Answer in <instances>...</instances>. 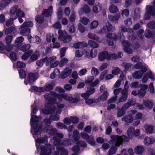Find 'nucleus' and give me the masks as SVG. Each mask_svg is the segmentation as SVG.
<instances>
[{
	"label": "nucleus",
	"mask_w": 155,
	"mask_h": 155,
	"mask_svg": "<svg viewBox=\"0 0 155 155\" xmlns=\"http://www.w3.org/2000/svg\"><path fill=\"white\" fill-rule=\"evenodd\" d=\"M44 97L49 103L52 104L56 103V98L58 99L60 101H61L63 99L73 103H77L78 101L77 98H73L66 94H60L53 91L50 92L49 94H46L44 95Z\"/></svg>",
	"instance_id": "f257e3e1"
},
{
	"label": "nucleus",
	"mask_w": 155,
	"mask_h": 155,
	"mask_svg": "<svg viewBox=\"0 0 155 155\" xmlns=\"http://www.w3.org/2000/svg\"><path fill=\"white\" fill-rule=\"evenodd\" d=\"M61 139H58L56 136H54L51 139V142L55 146H57L56 147L57 151L55 152V155H58L60 152V155H68V151L64 148L61 146V145L67 146L69 144V140L67 138L64 139L62 142Z\"/></svg>",
	"instance_id": "f03ea898"
},
{
	"label": "nucleus",
	"mask_w": 155,
	"mask_h": 155,
	"mask_svg": "<svg viewBox=\"0 0 155 155\" xmlns=\"http://www.w3.org/2000/svg\"><path fill=\"white\" fill-rule=\"evenodd\" d=\"M115 30V28L114 26H112L110 24L107 22L106 24V25L103 26L102 29L98 31V33L100 34L107 33V38L114 41L116 40L119 38L120 40L124 39V37L122 33H120L119 34V38L115 34L111 33V32Z\"/></svg>",
	"instance_id": "7ed1b4c3"
},
{
	"label": "nucleus",
	"mask_w": 155,
	"mask_h": 155,
	"mask_svg": "<svg viewBox=\"0 0 155 155\" xmlns=\"http://www.w3.org/2000/svg\"><path fill=\"white\" fill-rule=\"evenodd\" d=\"M110 138L111 140L109 141V143L110 144H114L117 147H119L123 141L128 142L129 140V138L124 135H122L121 136L112 135Z\"/></svg>",
	"instance_id": "20e7f679"
},
{
	"label": "nucleus",
	"mask_w": 155,
	"mask_h": 155,
	"mask_svg": "<svg viewBox=\"0 0 155 155\" xmlns=\"http://www.w3.org/2000/svg\"><path fill=\"white\" fill-rule=\"evenodd\" d=\"M64 107V105L63 104H57V107L58 109H57L56 107L53 106L48 108L47 107L46 105H45V109L42 110V112L47 114H50L51 113H54L56 114H59L61 112V108H63Z\"/></svg>",
	"instance_id": "39448f33"
},
{
	"label": "nucleus",
	"mask_w": 155,
	"mask_h": 155,
	"mask_svg": "<svg viewBox=\"0 0 155 155\" xmlns=\"http://www.w3.org/2000/svg\"><path fill=\"white\" fill-rule=\"evenodd\" d=\"M38 120L39 118L38 117L31 115L30 123L32 127H33L34 129L35 135H38L41 132L42 128L41 124H38Z\"/></svg>",
	"instance_id": "423d86ee"
},
{
	"label": "nucleus",
	"mask_w": 155,
	"mask_h": 155,
	"mask_svg": "<svg viewBox=\"0 0 155 155\" xmlns=\"http://www.w3.org/2000/svg\"><path fill=\"white\" fill-rule=\"evenodd\" d=\"M98 58L100 61H102L105 59L107 60H116L118 56L115 54L111 53H109L107 51H104L98 54Z\"/></svg>",
	"instance_id": "0eeeda50"
},
{
	"label": "nucleus",
	"mask_w": 155,
	"mask_h": 155,
	"mask_svg": "<svg viewBox=\"0 0 155 155\" xmlns=\"http://www.w3.org/2000/svg\"><path fill=\"white\" fill-rule=\"evenodd\" d=\"M10 14L14 18V19H16L17 17H25L24 12L18 8L17 5H14L11 8Z\"/></svg>",
	"instance_id": "6e6552de"
},
{
	"label": "nucleus",
	"mask_w": 155,
	"mask_h": 155,
	"mask_svg": "<svg viewBox=\"0 0 155 155\" xmlns=\"http://www.w3.org/2000/svg\"><path fill=\"white\" fill-rule=\"evenodd\" d=\"M58 33L59 34L58 39L62 41L64 43H68L71 40V36L67 35L65 31H63L60 29L58 30Z\"/></svg>",
	"instance_id": "1a4fd4ad"
},
{
	"label": "nucleus",
	"mask_w": 155,
	"mask_h": 155,
	"mask_svg": "<svg viewBox=\"0 0 155 155\" xmlns=\"http://www.w3.org/2000/svg\"><path fill=\"white\" fill-rule=\"evenodd\" d=\"M41 150L40 155H49L51 153V150L54 149V147L49 144H47L46 146H41L40 147Z\"/></svg>",
	"instance_id": "9d476101"
},
{
	"label": "nucleus",
	"mask_w": 155,
	"mask_h": 155,
	"mask_svg": "<svg viewBox=\"0 0 155 155\" xmlns=\"http://www.w3.org/2000/svg\"><path fill=\"white\" fill-rule=\"evenodd\" d=\"M155 15V9L153 6L147 5L146 7V12L144 16V19L146 20L149 19L151 15Z\"/></svg>",
	"instance_id": "9b49d317"
},
{
	"label": "nucleus",
	"mask_w": 155,
	"mask_h": 155,
	"mask_svg": "<svg viewBox=\"0 0 155 155\" xmlns=\"http://www.w3.org/2000/svg\"><path fill=\"white\" fill-rule=\"evenodd\" d=\"M128 90L127 88H124L120 92L121 96L119 97V101L117 104L126 101L128 97Z\"/></svg>",
	"instance_id": "f8f14e48"
},
{
	"label": "nucleus",
	"mask_w": 155,
	"mask_h": 155,
	"mask_svg": "<svg viewBox=\"0 0 155 155\" xmlns=\"http://www.w3.org/2000/svg\"><path fill=\"white\" fill-rule=\"evenodd\" d=\"M94 80L93 76H91L87 77L85 80V83L87 84L90 85L91 87H94L99 83V81L98 79L96 80L94 82H92Z\"/></svg>",
	"instance_id": "ddd939ff"
},
{
	"label": "nucleus",
	"mask_w": 155,
	"mask_h": 155,
	"mask_svg": "<svg viewBox=\"0 0 155 155\" xmlns=\"http://www.w3.org/2000/svg\"><path fill=\"white\" fill-rule=\"evenodd\" d=\"M122 44L124 47L123 49L125 52L129 54H131L132 53V50L130 48L132 45L128 41H123Z\"/></svg>",
	"instance_id": "4468645a"
},
{
	"label": "nucleus",
	"mask_w": 155,
	"mask_h": 155,
	"mask_svg": "<svg viewBox=\"0 0 155 155\" xmlns=\"http://www.w3.org/2000/svg\"><path fill=\"white\" fill-rule=\"evenodd\" d=\"M135 104V100L133 98L128 100L127 102L124 104L122 107V109L125 111L128 109L131 106H133Z\"/></svg>",
	"instance_id": "2eb2a0df"
},
{
	"label": "nucleus",
	"mask_w": 155,
	"mask_h": 155,
	"mask_svg": "<svg viewBox=\"0 0 155 155\" xmlns=\"http://www.w3.org/2000/svg\"><path fill=\"white\" fill-rule=\"evenodd\" d=\"M53 11V7L50 6L48 9H45L42 12V15L44 16L48 17L51 16L52 14Z\"/></svg>",
	"instance_id": "dca6fc26"
},
{
	"label": "nucleus",
	"mask_w": 155,
	"mask_h": 155,
	"mask_svg": "<svg viewBox=\"0 0 155 155\" xmlns=\"http://www.w3.org/2000/svg\"><path fill=\"white\" fill-rule=\"evenodd\" d=\"M109 96V94L107 91H105L101 96L95 100V102H98L100 101H103L106 100Z\"/></svg>",
	"instance_id": "f3484780"
},
{
	"label": "nucleus",
	"mask_w": 155,
	"mask_h": 155,
	"mask_svg": "<svg viewBox=\"0 0 155 155\" xmlns=\"http://www.w3.org/2000/svg\"><path fill=\"white\" fill-rule=\"evenodd\" d=\"M38 74L35 73H29L28 80L31 83L33 82L37 78Z\"/></svg>",
	"instance_id": "a211bd4d"
},
{
	"label": "nucleus",
	"mask_w": 155,
	"mask_h": 155,
	"mask_svg": "<svg viewBox=\"0 0 155 155\" xmlns=\"http://www.w3.org/2000/svg\"><path fill=\"white\" fill-rule=\"evenodd\" d=\"M144 150V147L143 146L140 145L137 146L134 149L135 153L138 155L142 154Z\"/></svg>",
	"instance_id": "6ab92c4d"
},
{
	"label": "nucleus",
	"mask_w": 155,
	"mask_h": 155,
	"mask_svg": "<svg viewBox=\"0 0 155 155\" xmlns=\"http://www.w3.org/2000/svg\"><path fill=\"white\" fill-rule=\"evenodd\" d=\"M53 88V86L52 83H47L45 84L44 87H41V89L42 90V92H44L50 91L52 90Z\"/></svg>",
	"instance_id": "aec40b11"
},
{
	"label": "nucleus",
	"mask_w": 155,
	"mask_h": 155,
	"mask_svg": "<svg viewBox=\"0 0 155 155\" xmlns=\"http://www.w3.org/2000/svg\"><path fill=\"white\" fill-rule=\"evenodd\" d=\"M120 13L117 14L114 16L108 15V18L109 20L115 23H117L118 20L120 18Z\"/></svg>",
	"instance_id": "412c9836"
},
{
	"label": "nucleus",
	"mask_w": 155,
	"mask_h": 155,
	"mask_svg": "<svg viewBox=\"0 0 155 155\" xmlns=\"http://www.w3.org/2000/svg\"><path fill=\"white\" fill-rule=\"evenodd\" d=\"M154 139L152 137H146L143 140L144 144L146 146H149L153 144L154 142Z\"/></svg>",
	"instance_id": "4be33fe9"
},
{
	"label": "nucleus",
	"mask_w": 155,
	"mask_h": 155,
	"mask_svg": "<svg viewBox=\"0 0 155 155\" xmlns=\"http://www.w3.org/2000/svg\"><path fill=\"white\" fill-rule=\"evenodd\" d=\"M101 5L99 3H96L92 8V11L95 14L98 13L102 9Z\"/></svg>",
	"instance_id": "5701e85b"
},
{
	"label": "nucleus",
	"mask_w": 155,
	"mask_h": 155,
	"mask_svg": "<svg viewBox=\"0 0 155 155\" xmlns=\"http://www.w3.org/2000/svg\"><path fill=\"white\" fill-rule=\"evenodd\" d=\"M87 44L85 42H78L73 44L74 47L76 49L82 48L87 47Z\"/></svg>",
	"instance_id": "b1692460"
},
{
	"label": "nucleus",
	"mask_w": 155,
	"mask_h": 155,
	"mask_svg": "<svg viewBox=\"0 0 155 155\" xmlns=\"http://www.w3.org/2000/svg\"><path fill=\"white\" fill-rule=\"evenodd\" d=\"M134 67L136 69H141V71H143V72H146L147 70L146 66L145 65H143L142 64L141 62L137 63L134 65Z\"/></svg>",
	"instance_id": "393cba45"
},
{
	"label": "nucleus",
	"mask_w": 155,
	"mask_h": 155,
	"mask_svg": "<svg viewBox=\"0 0 155 155\" xmlns=\"http://www.w3.org/2000/svg\"><path fill=\"white\" fill-rule=\"evenodd\" d=\"M145 72L143 71H138L135 72L132 74V76L134 78L136 79H140L142 76L143 74Z\"/></svg>",
	"instance_id": "a878e982"
},
{
	"label": "nucleus",
	"mask_w": 155,
	"mask_h": 155,
	"mask_svg": "<svg viewBox=\"0 0 155 155\" xmlns=\"http://www.w3.org/2000/svg\"><path fill=\"white\" fill-rule=\"evenodd\" d=\"M122 121H124L126 123H131L133 120V118L131 115H126L121 119Z\"/></svg>",
	"instance_id": "bb28decb"
},
{
	"label": "nucleus",
	"mask_w": 155,
	"mask_h": 155,
	"mask_svg": "<svg viewBox=\"0 0 155 155\" xmlns=\"http://www.w3.org/2000/svg\"><path fill=\"white\" fill-rule=\"evenodd\" d=\"M11 1V0H2L0 2V10L7 6Z\"/></svg>",
	"instance_id": "cd10ccee"
},
{
	"label": "nucleus",
	"mask_w": 155,
	"mask_h": 155,
	"mask_svg": "<svg viewBox=\"0 0 155 155\" xmlns=\"http://www.w3.org/2000/svg\"><path fill=\"white\" fill-rule=\"evenodd\" d=\"M144 127L147 134H151L153 131L154 127L152 125L146 124L144 126Z\"/></svg>",
	"instance_id": "c85d7f7f"
},
{
	"label": "nucleus",
	"mask_w": 155,
	"mask_h": 155,
	"mask_svg": "<svg viewBox=\"0 0 155 155\" xmlns=\"http://www.w3.org/2000/svg\"><path fill=\"white\" fill-rule=\"evenodd\" d=\"M24 38L22 36H21L16 38L15 40V46L17 47H19L22 45Z\"/></svg>",
	"instance_id": "c756f323"
},
{
	"label": "nucleus",
	"mask_w": 155,
	"mask_h": 155,
	"mask_svg": "<svg viewBox=\"0 0 155 155\" xmlns=\"http://www.w3.org/2000/svg\"><path fill=\"white\" fill-rule=\"evenodd\" d=\"M71 72V70L70 69L67 68L64 70L62 73L61 75V78L62 79H64L69 75Z\"/></svg>",
	"instance_id": "7c9ffc66"
},
{
	"label": "nucleus",
	"mask_w": 155,
	"mask_h": 155,
	"mask_svg": "<svg viewBox=\"0 0 155 155\" xmlns=\"http://www.w3.org/2000/svg\"><path fill=\"white\" fill-rule=\"evenodd\" d=\"M46 40L48 42H50L52 40V42L55 41L54 35L51 33L47 34L46 35Z\"/></svg>",
	"instance_id": "2f4dec72"
},
{
	"label": "nucleus",
	"mask_w": 155,
	"mask_h": 155,
	"mask_svg": "<svg viewBox=\"0 0 155 155\" xmlns=\"http://www.w3.org/2000/svg\"><path fill=\"white\" fill-rule=\"evenodd\" d=\"M87 36L89 38L95 40L100 43L102 41L101 40H100L99 38L97 36L91 33H89Z\"/></svg>",
	"instance_id": "473e14b6"
},
{
	"label": "nucleus",
	"mask_w": 155,
	"mask_h": 155,
	"mask_svg": "<svg viewBox=\"0 0 155 155\" xmlns=\"http://www.w3.org/2000/svg\"><path fill=\"white\" fill-rule=\"evenodd\" d=\"M86 141L92 146H94L95 144L94 139L92 135L89 136L86 139Z\"/></svg>",
	"instance_id": "72a5a7b5"
},
{
	"label": "nucleus",
	"mask_w": 155,
	"mask_h": 155,
	"mask_svg": "<svg viewBox=\"0 0 155 155\" xmlns=\"http://www.w3.org/2000/svg\"><path fill=\"white\" fill-rule=\"evenodd\" d=\"M134 128L132 127H130L127 131V135L129 138L131 139L133 137V134Z\"/></svg>",
	"instance_id": "f704fd0d"
},
{
	"label": "nucleus",
	"mask_w": 155,
	"mask_h": 155,
	"mask_svg": "<svg viewBox=\"0 0 155 155\" xmlns=\"http://www.w3.org/2000/svg\"><path fill=\"white\" fill-rule=\"evenodd\" d=\"M143 104L146 107L149 109H151L153 106V103L150 100H145L143 101Z\"/></svg>",
	"instance_id": "c9c22d12"
},
{
	"label": "nucleus",
	"mask_w": 155,
	"mask_h": 155,
	"mask_svg": "<svg viewBox=\"0 0 155 155\" xmlns=\"http://www.w3.org/2000/svg\"><path fill=\"white\" fill-rule=\"evenodd\" d=\"M87 53V51L85 49H83L81 51L78 50L75 52V56L78 57H81L83 54H86Z\"/></svg>",
	"instance_id": "e433bc0d"
},
{
	"label": "nucleus",
	"mask_w": 155,
	"mask_h": 155,
	"mask_svg": "<svg viewBox=\"0 0 155 155\" xmlns=\"http://www.w3.org/2000/svg\"><path fill=\"white\" fill-rule=\"evenodd\" d=\"M33 24L31 21L24 22L20 27V29H22L24 28H28V27H31L33 26Z\"/></svg>",
	"instance_id": "4c0bfd02"
},
{
	"label": "nucleus",
	"mask_w": 155,
	"mask_h": 155,
	"mask_svg": "<svg viewBox=\"0 0 155 155\" xmlns=\"http://www.w3.org/2000/svg\"><path fill=\"white\" fill-rule=\"evenodd\" d=\"M22 29L20 33L22 35H27L30 33V29L28 28H24Z\"/></svg>",
	"instance_id": "58836bf2"
},
{
	"label": "nucleus",
	"mask_w": 155,
	"mask_h": 155,
	"mask_svg": "<svg viewBox=\"0 0 155 155\" xmlns=\"http://www.w3.org/2000/svg\"><path fill=\"white\" fill-rule=\"evenodd\" d=\"M39 57V53L38 51H36L34 52L31 56L30 59L32 61L37 60Z\"/></svg>",
	"instance_id": "ea45409f"
},
{
	"label": "nucleus",
	"mask_w": 155,
	"mask_h": 155,
	"mask_svg": "<svg viewBox=\"0 0 155 155\" xmlns=\"http://www.w3.org/2000/svg\"><path fill=\"white\" fill-rule=\"evenodd\" d=\"M56 59V57L55 56L51 57L48 58L47 57V59L46 61V65L48 66L53 63Z\"/></svg>",
	"instance_id": "a19ab883"
},
{
	"label": "nucleus",
	"mask_w": 155,
	"mask_h": 155,
	"mask_svg": "<svg viewBox=\"0 0 155 155\" xmlns=\"http://www.w3.org/2000/svg\"><path fill=\"white\" fill-rule=\"evenodd\" d=\"M99 25V22L96 20H94L92 21L90 25V28L91 29H94L97 27Z\"/></svg>",
	"instance_id": "79ce46f5"
},
{
	"label": "nucleus",
	"mask_w": 155,
	"mask_h": 155,
	"mask_svg": "<svg viewBox=\"0 0 155 155\" xmlns=\"http://www.w3.org/2000/svg\"><path fill=\"white\" fill-rule=\"evenodd\" d=\"M80 21L83 25H86L89 23V20L86 17L84 16L81 17Z\"/></svg>",
	"instance_id": "37998d69"
},
{
	"label": "nucleus",
	"mask_w": 155,
	"mask_h": 155,
	"mask_svg": "<svg viewBox=\"0 0 155 155\" xmlns=\"http://www.w3.org/2000/svg\"><path fill=\"white\" fill-rule=\"evenodd\" d=\"M47 59V57L45 58L37 61L36 62V64L39 67H41L42 66L44 63L46 61Z\"/></svg>",
	"instance_id": "c03bdc74"
},
{
	"label": "nucleus",
	"mask_w": 155,
	"mask_h": 155,
	"mask_svg": "<svg viewBox=\"0 0 155 155\" xmlns=\"http://www.w3.org/2000/svg\"><path fill=\"white\" fill-rule=\"evenodd\" d=\"M122 67H123L125 70L128 71L131 68L132 64L128 63L123 62L121 65Z\"/></svg>",
	"instance_id": "a18cd8bd"
},
{
	"label": "nucleus",
	"mask_w": 155,
	"mask_h": 155,
	"mask_svg": "<svg viewBox=\"0 0 155 155\" xmlns=\"http://www.w3.org/2000/svg\"><path fill=\"white\" fill-rule=\"evenodd\" d=\"M109 10L111 13H114L118 11L117 6L114 5H110L109 8Z\"/></svg>",
	"instance_id": "49530a36"
},
{
	"label": "nucleus",
	"mask_w": 155,
	"mask_h": 155,
	"mask_svg": "<svg viewBox=\"0 0 155 155\" xmlns=\"http://www.w3.org/2000/svg\"><path fill=\"white\" fill-rule=\"evenodd\" d=\"M33 51L32 50H30L28 51L25 53L21 57L22 59L25 60H27L30 56L31 54L33 52Z\"/></svg>",
	"instance_id": "de8ad7c7"
},
{
	"label": "nucleus",
	"mask_w": 155,
	"mask_h": 155,
	"mask_svg": "<svg viewBox=\"0 0 155 155\" xmlns=\"http://www.w3.org/2000/svg\"><path fill=\"white\" fill-rule=\"evenodd\" d=\"M117 148L115 147H111L108 150L107 155H113L117 151Z\"/></svg>",
	"instance_id": "09e8293b"
},
{
	"label": "nucleus",
	"mask_w": 155,
	"mask_h": 155,
	"mask_svg": "<svg viewBox=\"0 0 155 155\" xmlns=\"http://www.w3.org/2000/svg\"><path fill=\"white\" fill-rule=\"evenodd\" d=\"M68 62V60L66 58H64L61 59L59 62V66L61 68L64 66Z\"/></svg>",
	"instance_id": "8fccbe9b"
},
{
	"label": "nucleus",
	"mask_w": 155,
	"mask_h": 155,
	"mask_svg": "<svg viewBox=\"0 0 155 155\" xmlns=\"http://www.w3.org/2000/svg\"><path fill=\"white\" fill-rule=\"evenodd\" d=\"M68 31L71 33H73L75 32V26L73 23L69 24L68 26Z\"/></svg>",
	"instance_id": "3c124183"
},
{
	"label": "nucleus",
	"mask_w": 155,
	"mask_h": 155,
	"mask_svg": "<svg viewBox=\"0 0 155 155\" xmlns=\"http://www.w3.org/2000/svg\"><path fill=\"white\" fill-rule=\"evenodd\" d=\"M73 137L76 141H77L79 138V133L78 131L77 130H75L73 133Z\"/></svg>",
	"instance_id": "603ef678"
},
{
	"label": "nucleus",
	"mask_w": 155,
	"mask_h": 155,
	"mask_svg": "<svg viewBox=\"0 0 155 155\" xmlns=\"http://www.w3.org/2000/svg\"><path fill=\"white\" fill-rule=\"evenodd\" d=\"M59 73V70L58 68H55L54 71L51 74L50 76V78L51 79H54L56 77V74H58Z\"/></svg>",
	"instance_id": "864d4df0"
},
{
	"label": "nucleus",
	"mask_w": 155,
	"mask_h": 155,
	"mask_svg": "<svg viewBox=\"0 0 155 155\" xmlns=\"http://www.w3.org/2000/svg\"><path fill=\"white\" fill-rule=\"evenodd\" d=\"M15 30V29L14 27H9L5 30V34L8 35L11 34Z\"/></svg>",
	"instance_id": "5fc2aeb1"
},
{
	"label": "nucleus",
	"mask_w": 155,
	"mask_h": 155,
	"mask_svg": "<svg viewBox=\"0 0 155 155\" xmlns=\"http://www.w3.org/2000/svg\"><path fill=\"white\" fill-rule=\"evenodd\" d=\"M125 114V111L121 107L120 109H119L117 112V116L118 117H121L124 115Z\"/></svg>",
	"instance_id": "6e6d98bb"
},
{
	"label": "nucleus",
	"mask_w": 155,
	"mask_h": 155,
	"mask_svg": "<svg viewBox=\"0 0 155 155\" xmlns=\"http://www.w3.org/2000/svg\"><path fill=\"white\" fill-rule=\"evenodd\" d=\"M12 36L10 35H8L6 36L5 38V42L8 45H10L12 40Z\"/></svg>",
	"instance_id": "4d7b16f0"
},
{
	"label": "nucleus",
	"mask_w": 155,
	"mask_h": 155,
	"mask_svg": "<svg viewBox=\"0 0 155 155\" xmlns=\"http://www.w3.org/2000/svg\"><path fill=\"white\" fill-rule=\"evenodd\" d=\"M88 44L91 47L93 48H97L99 46V45L91 40L88 41Z\"/></svg>",
	"instance_id": "13d9d810"
},
{
	"label": "nucleus",
	"mask_w": 155,
	"mask_h": 155,
	"mask_svg": "<svg viewBox=\"0 0 155 155\" xmlns=\"http://www.w3.org/2000/svg\"><path fill=\"white\" fill-rule=\"evenodd\" d=\"M56 126L59 129H67V126L64 124L61 123H57L56 124Z\"/></svg>",
	"instance_id": "bf43d9fd"
},
{
	"label": "nucleus",
	"mask_w": 155,
	"mask_h": 155,
	"mask_svg": "<svg viewBox=\"0 0 155 155\" xmlns=\"http://www.w3.org/2000/svg\"><path fill=\"white\" fill-rule=\"evenodd\" d=\"M35 20L39 23H41L44 22V19L42 16L38 15L36 18Z\"/></svg>",
	"instance_id": "052dcab7"
},
{
	"label": "nucleus",
	"mask_w": 155,
	"mask_h": 155,
	"mask_svg": "<svg viewBox=\"0 0 155 155\" xmlns=\"http://www.w3.org/2000/svg\"><path fill=\"white\" fill-rule=\"evenodd\" d=\"M82 9L83 12L85 13H88L90 11V9L87 5H84Z\"/></svg>",
	"instance_id": "680f3d73"
},
{
	"label": "nucleus",
	"mask_w": 155,
	"mask_h": 155,
	"mask_svg": "<svg viewBox=\"0 0 155 155\" xmlns=\"http://www.w3.org/2000/svg\"><path fill=\"white\" fill-rule=\"evenodd\" d=\"M91 72V74L94 76H96L99 73L98 69L94 67L92 68Z\"/></svg>",
	"instance_id": "e2e57ef3"
},
{
	"label": "nucleus",
	"mask_w": 155,
	"mask_h": 155,
	"mask_svg": "<svg viewBox=\"0 0 155 155\" xmlns=\"http://www.w3.org/2000/svg\"><path fill=\"white\" fill-rule=\"evenodd\" d=\"M146 93V91L143 88L140 89L138 91V95L140 98L143 97L145 95Z\"/></svg>",
	"instance_id": "0e129e2a"
},
{
	"label": "nucleus",
	"mask_w": 155,
	"mask_h": 155,
	"mask_svg": "<svg viewBox=\"0 0 155 155\" xmlns=\"http://www.w3.org/2000/svg\"><path fill=\"white\" fill-rule=\"evenodd\" d=\"M47 138L46 136H44L43 138L38 139L36 140V142L39 143H43L47 141Z\"/></svg>",
	"instance_id": "69168bd1"
},
{
	"label": "nucleus",
	"mask_w": 155,
	"mask_h": 155,
	"mask_svg": "<svg viewBox=\"0 0 155 155\" xmlns=\"http://www.w3.org/2000/svg\"><path fill=\"white\" fill-rule=\"evenodd\" d=\"M31 46L29 44H27L22 46L20 48L22 51L25 52L28 50L30 48Z\"/></svg>",
	"instance_id": "338daca9"
},
{
	"label": "nucleus",
	"mask_w": 155,
	"mask_h": 155,
	"mask_svg": "<svg viewBox=\"0 0 155 155\" xmlns=\"http://www.w3.org/2000/svg\"><path fill=\"white\" fill-rule=\"evenodd\" d=\"M147 27L151 29L155 28V21H153L149 22L147 24Z\"/></svg>",
	"instance_id": "774afa93"
}]
</instances>
